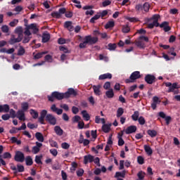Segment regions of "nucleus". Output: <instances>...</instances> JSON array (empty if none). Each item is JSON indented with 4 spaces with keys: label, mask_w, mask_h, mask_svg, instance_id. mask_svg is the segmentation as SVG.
Returning a JSON list of instances; mask_svg holds the SVG:
<instances>
[{
    "label": "nucleus",
    "mask_w": 180,
    "mask_h": 180,
    "mask_svg": "<svg viewBox=\"0 0 180 180\" xmlns=\"http://www.w3.org/2000/svg\"><path fill=\"white\" fill-rule=\"evenodd\" d=\"M105 96L108 99H112L115 96V93L113 92V89H110L105 92Z\"/></svg>",
    "instance_id": "obj_24"
},
{
    "label": "nucleus",
    "mask_w": 180,
    "mask_h": 180,
    "mask_svg": "<svg viewBox=\"0 0 180 180\" xmlns=\"http://www.w3.org/2000/svg\"><path fill=\"white\" fill-rule=\"evenodd\" d=\"M160 16L159 14H155L152 17V20H153V22H156V23H158V19H160Z\"/></svg>",
    "instance_id": "obj_53"
},
{
    "label": "nucleus",
    "mask_w": 180,
    "mask_h": 180,
    "mask_svg": "<svg viewBox=\"0 0 180 180\" xmlns=\"http://www.w3.org/2000/svg\"><path fill=\"white\" fill-rule=\"evenodd\" d=\"M98 79H112V74L110 73H105L103 75H101L98 77Z\"/></svg>",
    "instance_id": "obj_22"
},
{
    "label": "nucleus",
    "mask_w": 180,
    "mask_h": 180,
    "mask_svg": "<svg viewBox=\"0 0 180 180\" xmlns=\"http://www.w3.org/2000/svg\"><path fill=\"white\" fill-rule=\"evenodd\" d=\"M163 84L168 88V90H167V92L168 94H170V92H174L175 89H179V86L178 85V83L172 84L169 82H164Z\"/></svg>",
    "instance_id": "obj_4"
},
{
    "label": "nucleus",
    "mask_w": 180,
    "mask_h": 180,
    "mask_svg": "<svg viewBox=\"0 0 180 180\" xmlns=\"http://www.w3.org/2000/svg\"><path fill=\"white\" fill-rule=\"evenodd\" d=\"M45 60L48 61V63H53V56L51 55H46L45 56Z\"/></svg>",
    "instance_id": "obj_61"
},
{
    "label": "nucleus",
    "mask_w": 180,
    "mask_h": 180,
    "mask_svg": "<svg viewBox=\"0 0 180 180\" xmlns=\"http://www.w3.org/2000/svg\"><path fill=\"white\" fill-rule=\"evenodd\" d=\"M138 122L141 126H144V124H146V119L143 116L139 117Z\"/></svg>",
    "instance_id": "obj_48"
},
{
    "label": "nucleus",
    "mask_w": 180,
    "mask_h": 180,
    "mask_svg": "<svg viewBox=\"0 0 180 180\" xmlns=\"http://www.w3.org/2000/svg\"><path fill=\"white\" fill-rule=\"evenodd\" d=\"M99 18H101V15H99V14L95 15L94 17H92L90 19V23H94L95 20H98V19H99Z\"/></svg>",
    "instance_id": "obj_49"
},
{
    "label": "nucleus",
    "mask_w": 180,
    "mask_h": 180,
    "mask_svg": "<svg viewBox=\"0 0 180 180\" xmlns=\"http://www.w3.org/2000/svg\"><path fill=\"white\" fill-rule=\"evenodd\" d=\"M18 23H19V20L14 19L13 21L9 22V26H11V27H15L18 25Z\"/></svg>",
    "instance_id": "obj_45"
},
{
    "label": "nucleus",
    "mask_w": 180,
    "mask_h": 180,
    "mask_svg": "<svg viewBox=\"0 0 180 180\" xmlns=\"http://www.w3.org/2000/svg\"><path fill=\"white\" fill-rule=\"evenodd\" d=\"M10 110V107L9 105L8 104H4V105H1V113H8Z\"/></svg>",
    "instance_id": "obj_21"
},
{
    "label": "nucleus",
    "mask_w": 180,
    "mask_h": 180,
    "mask_svg": "<svg viewBox=\"0 0 180 180\" xmlns=\"http://www.w3.org/2000/svg\"><path fill=\"white\" fill-rule=\"evenodd\" d=\"M122 33H129L130 32V27L129 25H122Z\"/></svg>",
    "instance_id": "obj_42"
},
{
    "label": "nucleus",
    "mask_w": 180,
    "mask_h": 180,
    "mask_svg": "<svg viewBox=\"0 0 180 180\" xmlns=\"http://www.w3.org/2000/svg\"><path fill=\"white\" fill-rule=\"evenodd\" d=\"M46 122H49L50 124L52 126H56L57 124V119L54 115L51 114H47L46 116Z\"/></svg>",
    "instance_id": "obj_8"
},
{
    "label": "nucleus",
    "mask_w": 180,
    "mask_h": 180,
    "mask_svg": "<svg viewBox=\"0 0 180 180\" xmlns=\"http://www.w3.org/2000/svg\"><path fill=\"white\" fill-rule=\"evenodd\" d=\"M15 33L18 34V37L23 39V27L19 26L15 29Z\"/></svg>",
    "instance_id": "obj_17"
},
{
    "label": "nucleus",
    "mask_w": 180,
    "mask_h": 180,
    "mask_svg": "<svg viewBox=\"0 0 180 180\" xmlns=\"http://www.w3.org/2000/svg\"><path fill=\"white\" fill-rule=\"evenodd\" d=\"M136 131H137V127L134 125H131L126 129L125 133L126 134H131L133 133H136Z\"/></svg>",
    "instance_id": "obj_11"
},
{
    "label": "nucleus",
    "mask_w": 180,
    "mask_h": 180,
    "mask_svg": "<svg viewBox=\"0 0 180 180\" xmlns=\"http://www.w3.org/2000/svg\"><path fill=\"white\" fill-rule=\"evenodd\" d=\"M159 116L160 117H162V119H165L167 126H168L169 123H171V121L172 120L171 116H167L164 112H160Z\"/></svg>",
    "instance_id": "obj_10"
},
{
    "label": "nucleus",
    "mask_w": 180,
    "mask_h": 180,
    "mask_svg": "<svg viewBox=\"0 0 180 180\" xmlns=\"http://www.w3.org/2000/svg\"><path fill=\"white\" fill-rule=\"evenodd\" d=\"M93 89H94V92L95 94V95H96V96H99L101 93V85H94L93 86Z\"/></svg>",
    "instance_id": "obj_23"
},
{
    "label": "nucleus",
    "mask_w": 180,
    "mask_h": 180,
    "mask_svg": "<svg viewBox=\"0 0 180 180\" xmlns=\"http://www.w3.org/2000/svg\"><path fill=\"white\" fill-rule=\"evenodd\" d=\"M175 51V48L172 47L169 49V50L168 51V54H170L171 56H174V57H176V53L174 52Z\"/></svg>",
    "instance_id": "obj_52"
},
{
    "label": "nucleus",
    "mask_w": 180,
    "mask_h": 180,
    "mask_svg": "<svg viewBox=\"0 0 180 180\" xmlns=\"http://www.w3.org/2000/svg\"><path fill=\"white\" fill-rule=\"evenodd\" d=\"M24 34L28 37L32 36V32H30V29L29 28V27H26L25 31L24 32Z\"/></svg>",
    "instance_id": "obj_59"
},
{
    "label": "nucleus",
    "mask_w": 180,
    "mask_h": 180,
    "mask_svg": "<svg viewBox=\"0 0 180 180\" xmlns=\"http://www.w3.org/2000/svg\"><path fill=\"white\" fill-rule=\"evenodd\" d=\"M30 30H33L32 33L33 34H37L39 33V28L37 27V24L36 23H32L30 25L27 26Z\"/></svg>",
    "instance_id": "obj_14"
},
{
    "label": "nucleus",
    "mask_w": 180,
    "mask_h": 180,
    "mask_svg": "<svg viewBox=\"0 0 180 180\" xmlns=\"http://www.w3.org/2000/svg\"><path fill=\"white\" fill-rule=\"evenodd\" d=\"M79 120H81V117L79 115H75L73 118H72V122L73 123H79Z\"/></svg>",
    "instance_id": "obj_58"
},
{
    "label": "nucleus",
    "mask_w": 180,
    "mask_h": 180,
    "mask_svg": "<svg viewBox=\"0 0 180 180\" xmlns=\"http://www.w3.org/2000/svg\"><path fill=\"white\" fill-rule=\"evenodd\" d=\"M78 95V91L74 89L73 88H69L66 92H65V99H68L71 96H77Z\"/></svg>",
    "instance_id": "obj_6"
},
{
    "label": "nucleus",
    "mask_w": 180,
    "mask_h": 180,
    "mask_svg": "<svg viewBox=\"0 0 180 180\" xmlns=\"http://www.w3.org/2000/svg\"><path fill=\"white\" fill-rule=\"evenodd\" d=\"M144 79L145 82H146V84H148L149 85H153L154 82H157V78L154 75L148 74L145 76Z\"/></svg>",
    "instance_id": "obj_5"
},
{
    "label": "nucleus",
    "mask_w": 180,
    "mask_h": 180,
    "mask_svg": "<svg viewBox=\"0 0 180 180\" xmlns=\"http://www.w3.org/2000/svg\"><path fill=\"white\" fill-rule=\"evenodd\" d=\"M23 40V38L18 37L17 38L15 37V35H11L10 40L8 41L9 44L13 46L15 43H20V41Z\"/></svg>",
    "instance_id": "obj_9"
},
{
    "label": "nucleus",
    "mask_w": 180,
    "mask_h": 180,
    "mask_svg": "<svg viewBox=\"0 0 180 180\" xmlns=\"http://www.w3.org/2000/svg\"><path fill=\"white\" fill-rule=\"evenodd\" d=\"M169 25V22H167V21H164L163 22H162L161 24H159V27H161V29H165V27L167 26H168Z\"/></svg>",
    "instance_id": "obj_56"
},
{
    "label": "nucleus",
    "mask_w": 180,
    "mask_h": 180,
    "mask_svg": "<svg viewBox=\"0 0 180 180\" xmlns=\"http://www.w3.org/2000/svg\"><path fill=\"white\" fill-rule=\"evenodd\" d=\"M120 176L121 178H124L126 176V172L124 171H123L122 172H117L115 173V178H119Z\"/></svg>",
    "instance_id": "obj_41"
},
{
    "label": "nucleus",
    "mask_w": 180,
    "mask_h": 180,
    "mask_svg": "<svg viewBox=\"0 0 180 180\" xmlns=\"http://www.w3.org/2000/svg\"><path fill=\"white\" fill-rule=\"evenodd\" d=\"M10 115H11V117H12V119H15V117H16V116L18 115V112L16 113V111H15V110L11 109Z\"/></svg>",
    "instance_id": "obj_51"
},
{
    "label": "nucleus",
    "mask_w": 180,
    "mask_h": 180,
    "mask_svg": "<svg viewBox=\"0 0 180 180\" xmlns=\"http://www.w3.org/2000/svg\"><path fill=\"white\" fill-rule=\"evenodd\" d=\"M61 147L64 150H68V148H70V145L68 144V143L64 142V143H62Z\"/></svg>",
    "instance_id": "obj_63"
},
{
    "label": "nucleus",
    "mask_w": 180,
    "mask_h": 180,
    "mask_svg": "<svg viewBox=\"0 0 180 180\" xmlns=\"http://www.w3.org/2000/svg\"><path fill=\"white\" fill-rule=\"evenodd\" d=\"M51 110H52L54 113H57L58 115H63V109L58 108L56 104H53L51 106Z\"/></svg>",
    "instance_id": "obj_16"
},
{
    "label": "nucleus",
    "mask_w": 180,
    "mask_h": 180,
    "mask_svg": "<svg viewBox=\"0 0 180 180\" xmlns=\"http://www.w3.org/2000/svg\"><path fill=\"white\" fill-rule=\"evenodd\" d=\"M135 9H136V12H141V11H143V5L136 4L135 6Z\"/></svg>",
    "instance_id": "obj_62"
},
{
    "label": "nucleus",
    "mask_w": 180,
    "mask_h": 180,
    "mask_svg": "<svg viewBox=\"0 0 180 180\" xmlns=\"http://www.w3.org/2000/svg\"><path fill=\"white\" fill-rule=\"evenodd\" d=\"M47 98L49 102H54L56 99H57V101H63V99H65V93L53 91L50 96H48Z\"/></svg>",
    "instance_id": "obj_2"
},
{
    "label": "nucleus",
    "mask_w": 180,
    "mask_h": 180,
    "mask_svg": "<svg viewBox=\"0 0 180 180\" xmlns=\"http://www.w3.org/2000/svg\"><path fill=\"white\" fill-rule=\"evenodd\" d=\"M123 133L120 134L119 133L118 134V146L120 147H122V146H123L124 144V140H123Z\"/></svg>",
    "instance_id": "obj_27"
},
{
    "label": "nucleus",
    "mask_w": 180,
    "mask_h": 180,
    "mask_svg": "<svg viewBox=\"0 0 180 180\" xmlns=\"http://www.w3.org/2000/svg\"><path fill=\"white\" fill-rule=\"evenodd\" d=\"M139 78H141V75L140 74V71H135L131 74L129 79H127L125 80V82L126 84H130L131 82H134L136 79H139Z\"/></svg>",
    "instance_id": "obj_3"
},
{
    "label": "nucleus",
    "mask_w": 180,
    "mask_h": 180,
    "mask_svg": "<svg viewBox=\"0 0 180 180\" xmlns=\"http://www.w3.org/2000/svg\"><path fill=\"white\" fill-rule=\"evenodd\" d=\"M41 156L36 155L35 157V162L36 164H43V162H41Z\"/></svg>",
    "instance_id": "obj_54"
},
{
    "label": "nucleus",
    "mask_w": 180,
    "mask_h": 180,
    "mask_svg": "<svg viewBox=\"0 0 180 180\" xmlns=\"http://www.w3.org/2000/svg\"><path fill=\"white\" fill-rule=\"evenodd\" d=\"M16 117L18 119H19V120H23L25 121V111L24 110H19L18 112H17V116Z\"/></svg>",
    "instance_id": "obj_18"
},
{
    "label": "nucleus",
    "mask_w": 180,
    "mask_h": 180,
    "mask_svg": "<svg viewBox=\"0 0 180 180\" xmlns=\"http://www.w3.org/2000/svg\"><path fill=\"white\" fill-rule=\"evenodd\" d=\"M50 40V34L43 33L42 34V43H47Z\"/></svg>",
    "instance_id": "obj_29"
},
{
    "label": "nucleus",
    "mask_w": 180,
    "mask_h": 180,
    "mask_svg": "<svg viewBox=\"0 0 180 180\" xmlns=\"http://www.w3.org/2000/svg\"><path fill=\"white\" fill-rule=\"evenodd\" d=\"M160 23L157 22H153L152 23L148 24V29H154L155 27H159Z\"/></svg>",
    "instance_id": "obj_34"
},
{
    "label": "nucleus",
    "mask_w": 180,
    "mask_h": 180,
    "mask_svg": "<svg viewBox=\"0 0 180 180\" xmlns=\"http://www.w3.org/2000/svg\"><path fill=\"white\" fill-rule=\"evenodd\" d=\"M135 44L139 49H146V44L140 39H139V41H135Z\"/></svg>",
    "instance_id": "obj_26"
},
{
    "label": "nucleus",
    "mask_w": 180,
    "mask_h": 180,
    "mask_svg": "<svg viewBox=\"0 0 180 180\" xmlns=\"http://www.w3.org/2000/svg\"><path fill=\"white\" fill-rule=\"evenodd\" d=\"M14 160L17 162H23L25 161V154L19 150L16 151Z\"/></svg>",
    "instance_id": "obj_7"
},
{
    "label": "nucleus",
    "mask_w": 180,
    "mask_h": 180,
    "mask_svg": "<svg viewBox=\"0 0 180 180\" xmlns=\"http://www.w3.org/2000/svg\"><path fill=\"white\" fill-rule=\"evenodd\" d=\"M88 162H94V156L91 155H86L84 156V164L86 165Z\"/></svg>",
    "instance_id": "obj_15"
},
{
    "label": "nucleus",
    "mask_w": 180,
    "mask_h": 180,
    "mask_svg": "<svg viewBox=\"0 0 180 180\" xmlns=\"http://www.w3.org/2000/svg\"><path fill=\"white\" fill-rule=\"evenodd\" d=\"M110 27H115V21H108L105 25V29H110Z\"/></svg>",
    "instance_id": "obj_39"
},
{
    "label": "nucleus",
    "mask_w": 180,
    "mask_h": 180,
    "mask_svg": "<svg viewBox=\"0 0 180 180\" xmlns=\"http://www.w3.org/2000/svg\"><path fill=\"white\" fill-rule=\"evenodd\" d=\"M124 113V110L122 108H119L117 110V117H121Z\"/></svg>",
    "instance_id": "obj_40"
},
{
    "label": "nucleus",
    "mask_w": 180,
    "mask_h": 180,
    "mask_svg": "<svg viewBox=\"0 0 180 180\" xmlns=\"http://www.w3.org/2000/svg\"><path fill=\"white\" fill-rule=\"evenodd\" d=\"M72 25V21H66L64 23V28L65 29H70V26Z\"/></svg>",
    "instance_id": "obj_55"
},
{
    "label": "nucleus",
    "mask_w": 180,
    "mask_h": 180,
    "mask_svg": "<svg viewBox=\"0 0 180 180\" xmlns=\"http://www.w3.org/2000/svg\"><path fill=\"white\" fill-rule=\"evenodd\" d=\"M112 124H103L101 129L104 133H109L110 131V127Z\"/></svg>",
    "instance_id": "obj_20"
},
{
    "label": "nucleus",
    "mask_w": 180,
    "mask_h": 180,
    "mask_svg": "<svg viewBox=\"0 0 180 180\" xmlns=\"http://www.w3.org/2000/svg\"><path fill=\"white\" fill-rule=\"evenodd\" d=\"M143 148H144L146 154H148V155H153V149H151V147H150V146L144 145Z\"/></svg>",
    "instance_id": "obj_28"
},
{
    "label": "nucleus",
    "mask_w": 180,
    "mask_h": 180,
    "mask_svg": "<svg viewBox=\"0 0 180 180\" xmlns=\"http://www.w3.org/2000/svg\"><path fill=\"white\" fill-rule=\"evenodd\" d=\"M25 167L22 165H17V173L18 172H24Z\"/></svg>",
    "instance_id": "obj_50"
},
{
    "label": "nucleus",
    "mask_w": 180,
    "mask_h": 180,
    "mask_svg": "<svg viewBox=\"0 0 180 180\" xmlns=\"http://www.w3.org/2000/svg\"><path fill=\"white\" fill-rule=\"evenodd\" d=\"M147 134H148V136H150L152 138L156 137L158 132L157 131L154 130V129H148L147 131Z\"/></svg>",
    "instance_id": "obj_31"
},
{
    "label": "nucleus",
    "mask_w": 180,
    "mask_h": 180,
    "mask_svg": "<svg viewBox=\"0 0 180 180\" xmlns=\"http://www.w3.org/2000/svg\"><path fill=\"white\" fill-rule=\"evenodd\" d=\"M44 54H47V51L37 53L35 56H34V59L39 60V58H41Z\"/></svg>",
    "instance_id": "obj_33"
},
{
    "label": "nucleus",
    "mask_w": 180,
    "mask_h": 180,
    "mask_svg": "<svg viewBox=\"0 0 180 180\" xmlns=\"http://www.w3.org/2000/svg\"><path fill=\"white\" fill-rule=\"evenodd\" d=\"M138 163L140 164V165H143L144 164V158L142 156H138L137 158Z\"/></svg>",
    "instance_id": "obj_57"
},
{
    "label": "nucleus",
    "mask_w": 180,
    "mask_h": 180,
    "mask_svg": "<svg viewBox=\"0 0 180 180\" xmlns=\"http://www.w3.org/2000/svg\"><path fill=\"white\" fill-rule=\"evenodd\" d=\"M98 41V37H92L89 35L84 37V41L79 44V49H86V44H95Z\"/></svg>",
    "instance_id": "obj_1"
},
{
    "label": "nucleus",
    "mask_w": 180,
    "mask_h": 180,
    "mask_svg": "<svg viewBox=\"0 0 180 180\" xmlns=\"http://www.w3.org/2000/svg\"><path fill=\"white\" fill-rule=\"evenodd\" d=\"M51 15L52 18H55L56 19H60L61 18V15L58 11H53Z\"/></svg>",
    "instance_id": "obj_43"
},
{
    "label": "nucleus",
    "mask_w": 180,
    "mask_h": 180,
    "mask_svg": "<svg viewBox=\"0 0 180 180\" xmlns=\"http://www.w3.org/2000/svg\"><path fill=\"white\" fill-rule=\"evenodd\" d=\"M1 31L3 33H8L9 32V27L8 25H3L1 27Z\"/></svg>",
    "instance_id": "obj_60"
},
{
    "label": "nucleus",
    "mask_w": 180,
    "mask_h": 180,
    "mask_svg": "<svg viewBox=\"0 0 180 180\" xmlns=\"http://www.w3.org/2000/svg\"><path fill=\"white\" fill-rule=\"evenodd\" d=\"M140 112L139 111H135L134 114L131 115V119L134 122H137L138 119H139Z\"/></svg>",
    "instance_id": "obj_35"
},
{
    "label": "nucleus",
    "mask_w": 180,
    "mask_h": 180,
    "mask_svg": "<svg viewBox=\"0 0 180 180\" xmlns=\"http://www.w3.org/2000/svg\"><path fill=\"white\" fill-rule=\"evenodd\" d=\"M25 53H26L25 48H23V46H20V48L18 51V56H23Z\"/></svg>",
    "instance_id": "obj_44"
},
{
    "label": "nucleus",
    "mask_w": 180,
    "mask_h": 180,
    "mask_svg": "<svg viewBox=\"0 0 180 180\" xmlns=\"http://www.w3.org/2000/svg\"><path fill=\"white\" fill-rule=\"evenodd\" d=\"M1 158H4V160H11V158H12V154H11V153L9 152H5L2 155H1Z\"/></svg>",
    "instance_id": "obj_37"
},
{
    "label": "nucleus",
    "mask_w": 180,
    "mask_h": 180,
    "mask_svg": "<svg viewBox=\"0 0 180 180\" xmlns=\"http://www.w3.org/2000/svg\"><path fill=\"white\" fill-rule=\"evenodd\" d=\"M30 30H33L32 33L33 34H37L39 33V28L37 27V24L36 23H32L30 25L27 26Z\"/></svg>",
    "instance_id": "obj_13"
},
{
    "label": "nucleus",
    "mask_w": 180,
    "mask_h": 180,
    "mask_svg": "<svg viewBox=\"0 0 180 180\" xmlns=\"http://www.w3.org/2000/svg\"><path fill=\"white\" fill-rule=\"evenodd\" d=\"M25 164L27 166L33 165V159L31 156H27L25 158Z\"/></svg>",
    "instance_id": "obj_32"
},
{
    "label": "nucleus",
    "mask_w": 180,
    "mask_h": 180,
    "mask_svg": "<svg viewBox=\"0 0 180 180\" xmlns=\"http://www.w3.org/2000/svg\"><path fill=\"white\" fill-rule=\"evenodd\" d=\"M108 47L110 51H115L116 50V48L117 47V45L116 44L110 43L108 44Z\"/></svg>",
    "instance_id": "obj_38"
},
{
    "label": "nucleus",
    "mask_w": 180,
    "mask_h": 180,
    "mask_svg": "<svg viewBox=\"0 0 180 180\" xmlns=\"http://www.w3.org/2000/svg\"><path fill=\"white\" fill-rule=\"evenodd\" d=\"M21 108L22 109V111L26 112V110L29 109V103L26 102L22 103Z\"/></svg>",
    "instance_id": "obj_46"
},
{
    "label": "nucleus",
    "mask_w": 180,
    "mask_h": 180,
    "mask_svg": "<svg viewBox=\"0 0 180 180\" xmlns=\"http://www.w3.org/2000/svg\"><path fill=\"white\" fill-rule=\"evenodd\" d=\"M54 131L57 136H63V134H64V130H63L60 126H56L54 127Z\"/></svg>",
    "instance_id": "obj_19"
},
{
    "label": "nucleus",
    "mask_w": 180,
    "mask_h": 180,
    "mask_svg": "<svg viewBox=\"0 0 180 180\" xmlns=\"http://www.w3.org/2000/svg\"><path fill=\"white\" fill-rule=\"evenodd\" d=\"M30 39H32L29 36H25L24 39L22 40V43L24 44H26V43H29V41H30Z\"/></svg>",
    "instance_id": "obj_64"
},
{
    "label": "nucleus",
    "mask_w": 180,
    "mask_h": 180,
    "mask_svg": "<svg viewBox=\"0 0 180 180\" xmlns=\"http://www.w3.org/2000/svg\"><path fill=\"white\" fill-rule=\"evenodd\" d=\"M82 115L84 120H86V122H88L89 119H91V116L89 115V114H88V112H86V110H85L82 111Z\"/></svg>",
    "instance_id": "obj_30"
},
{
    "label": "nucleus",
    "mask_w": 180,
    "mask_h": 180,
    "mask_svg": "<svg viewBox=\"0 0 180 180\" xmlns=\"http://www.w3.org/2000/svg\"><path fill=\"white\" fill-rule=\"evenodd\" d=\"M142 8L144 12H148V11H150V4L148 2H146L143 4V5L142 6Z\"/></svg>",
    "instance_id": "obj_47"
},
{
    "label": "nucleus",
    "mask_w": 180,
    "mask_h": 180,
    "mask_svg": "<svg viewBox=\"0 0 180 180\" xmlns=\"http://www.w3.org/2000/svg\"><path fill=\"white\" fill-rule=\"evenodd\" d=\"M30 30H33L32 33L33 34H37L39 33V28L37 27V24L36 23H32L30 25L27 26Z\"/></svg>",
    "instance_id": "obj_12"
},
{
    "label": "nucleus",
    "mask_w": 180,
    "mask_h": 180,
    "mask_svg": "<svg viewBox=\"0 0 180 180\" xmlns=\"http://www.w3.org/2000/svg\"><path fill=\"white\" fill-rule=\"evenodd\" d=\"M30 113L31 116H32L33 119H37V117H39V112H37V111H36L33 109H31L30 110Z\"/></svg>",
    "instance_id": "obj_36"
},
{
    "label": "nucleus",
    "mask_w": 180,
    "mask_h": 180,
    "mask_svg": "<svg viewBox=\"0 0 180 180\" xmlns=\"http://www.w3.org/2000/svg\"><path fill=\"white\" fill-rule=\"evenodd\" d=\"M35 137L38 141H40V143H43V141H44V136H43V134L40 132H37L35 134Z\"/></svg>",
    "instance_id": "obj_25"
}]
</instances>
